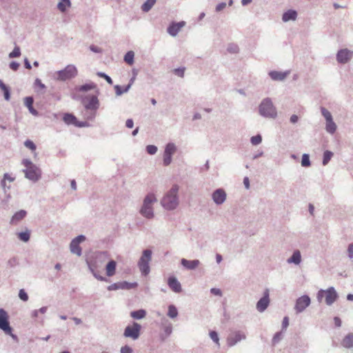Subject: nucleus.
<instances>
[{"label":"nucleus","mask_w":353,"mask_h":353,"mask_svg":"<svg viewBox=\"0 0 353 353\" xmlns=\"http://www.w3.org/2000/svg\"><path fill=\"white\" fill-rule=\"evenodd\" d=\"M184 72H185L184 68H178L174 69V74L180 77H183Z\"/></svg>","instance_id":"58"},{"label":"nucleus","mask_w":353,"mask_h":353,"mask_svg":"<svg viewBox=\"0 0 353 353\" xmlns=\"http://www.w3.org/2000/svg\"><path fill=\"white\" fill-rule=\"evenodd\" d=\"M227 50L231 53H237L239 52V47L236 44L231 43L228 46Z\"/></svg>","instance_id":"51"},{"label":"nucleus","mask_w":353,"mask_h":353,"mask_svg":"<svg viewBox=\"0 0 353 353\" xmlns=\"http://www.w3.org/2000/svg\"><path fill=\"white\" fill-rule=\"evenodd\" d=\"M134 53L133 51H128L124 55V61L129 65L134 63Z\"/></svg>","instance_id":"38"},{"label":"nucleus","mask_w":353,"mask_h":353,"mask_svg":"<svg viewBox=\"0 0 353 353\" xmlns=\"http://www.w3.org/2000/svg\"><path fill=\"white\" fill-rule=\"evenodd\" d=\"M34 99L32 97H26L24 99V104L28 108L29 112L34 116H37L39 112L33 107Z\"/></svg>","instance_id":"25"},{"label":"nucleus","mask_w":353,"mask_h":353,"mask_svg":"<svg viewBox=\"0 0 353 353\" xmlns=\"http://www.w3.org/2000/svg\"><path fill=\"white\" fill-rule=\"evenodd\" d=\"M78 74V70L74 65L70 64L63 70L56 72L55 79L58 81H65L76 77Z\"/></svg>","instance_id":"7"},{"label":"nucleus","mask_w":353,"mask_h":353,"mask_svg":"<svg viewBox=\"0 0 353 353\" xmlns=\"http://www.w3.org/2000/svg\"><path fill=\"white\" fill-rule=\"evenodd\" d=\"M133 350L128 345L122 346L120 350V353H132Z\"/></svg>","instance_id":"55"},{"label":"nucleus","mask_w":353,"mask_h":353,"mask_svg":"<svg viewBox=\"0 0 353 353\" xmlns=\"http://www.w3.org/2000/svg\"><path fill=\"white\" fill-rule=\"evenodd\" d=\"M75 126L78 128H85V127H89L90 123L87 121H79L77 120V122L75 123Z\"/></svg>","instance_id":"60"},{"label":"nucleus","mask_w":353,"mask_h":353,"mask_svg":"<svg viewBox=\"0 0 353 353\" xmlns=\"http://www.w3.org/2000/svg\"><path fill=\"white\" fill-rule=\"evenodd\" d=\"M298 13L295 10L290 9L284 12L282 15V21L288 22L290 21H295L297 18Z\"/></svg>","instance_id":"24"},{"label":"nucleus","mask_w":353,"mask_h":353,"mask_svg":"<svg viewBox=\"0 0 353 353\" xmlns=\"http://www.w3.org/2000/svg\"><path fill=\"white\" fill-rule=\"evenodd\" d=\"M97 75L101 78H103L110 85H112L113 83L112 78L105 72H98L97 73Z\"/></svg>","instance_id":"45"},{"label":"nucleus","mask_w":353,"mask_h":353,"mask_svg":"<svg viewBox=\"0 0 353 353\" xmlns=\"http://www.w3.org/2000/svg\"><path fill=\"white\" fill-rule=\"evenodd\" d=\"M181 264L187 270H193L199 265L200 261L198 259L188 260L185 259H182L181 260Z\"/></svg>","instance_id":"22"},{"label":"nucleus","mask_w":353,"mask_h":353,"mask_svg":"<svg viewBox=\"0 0 353 353\" xmlns=\"http://www.w3.org/2000/svg\"><path fill=\"white\" fill-rule=\"evenodd\" d=\"M290 74V71L280 72L276 70H272L269 72L268 74L273 81H283L288 75Z\"/></svg>","instance_id":"21"},{"label":"nucleus","mask_w":353,"mask_h":353,"mask_svg":"<svg viewBox=\"0 0 353 353\" xmlns=\"http://www.w3.org/2000/svg\"><path fill=\"white\" fill-rule=\"evenodd\" d=\"M20 66V64L17 61H11L9 64V67L13 71H17Z\"/></svg>","instance_id":"59"},{"label":"nucleus","mask_w":353,"mask_h":353,"mask_svg":"<svg viewBox=\"0 0 353 353\" xmlns=\"http://www.w3.org/2000/svg\"><path fill=\"white\" fill-rule=\"evenodd\" d=\"M19 297L23 301H27L29 299L28 293L25 291L24 289L19 290Z\"/></svg>","instance_id":"47"},{"label":"nucleus","mask_w":353,"mask_h":353,"mask_svg":"<svg viewBox=\"0 0 353 353\" xmlns=\"http://www.w3.org/2000/svg\"><path fill=\"white\" fill-rule=\"evenodd\" d=\"M168 285L175 293H179L182 291L181 285L174 276H170L168 277Z\"/></svg>","instance_id":"20"},{"label":"nucleus","mask_w":353,"mask_h":353,"mask_svg":"<svg viewBox=\"0 0 353 353\" xmlns=\"http://www.w3.org/2000/svg\"><path fill=\"white\" fill-rule=\"evenodd\" d=\"M2 91L3 92L5 100L9 101L10 99V88L7 85Z\"/></svg>","instance_id":"52"},{"label":"nucleus","mask_w":353,"mask_h":353,"mask_svg":"<svg viewBox=\"0 0 353 353\" xmlns=\"http://www.w3.org/2000/svg\"><path fill=\"white\" fill-rule=\"evenodd\" d=\"M27 214L25 210H20L15 212L12 216L10 223L11 225H17L21 220H23Z\"/></svg>","instance_id":"23"},{"label":"nucleus","mask_w":353,"mask_h":353,"mask_svg":"<svg viewBox=\"0 0 353 353\" xmlns=\"http://www.w3.org/2000/svg\"><path fill=\"white\" fill-rule=\"evenodd\" d=\"M109 259V254L106 251H99L93 253L91 257L86 260L88 269L101 268Z\"/></svg>","instance_id":"5"},{"label":"nucleus","mask_w":353,"mask_h":353,"mask_svg":"<svg viewBox=\"0 0 353 353\" xmlns=\"http://www.w3.org/2000/svg\"><path fill=\"white\" fill-rule=\"evenodd\" d=\"M179 186L174 184L170 190H168L161 200V206L166 210H175L179 203L178 192Z\"/></svg>","instance_id":"1"},{"label":"nucleus","mask_w":353,"mask_h":353,"mask_svg":"<svg viewBox=\"0 0 353 353\" xmlns=\"http://www.w3.org/2000/svg\"><path fill=\"white\" fill-rule=\"evenodd\" d=\"M117 262L114 260H110L105 265V271L108 276H112L115 274Z\"/></svg>","instance_id":"27"},{"label":"nucleus","mask_w":353,"mask_h":353,"mask_svg":"<svg viewBox=\"0 0 353 353\" xmlns=\"http://www.w3.org/2000/svg\"><path fill=\"white\" fill-rule=\"evenodd\" d=\"M259 114L266 119H276L277 110L270 97L264 98L259 105Z\"/></svg>","instance_id":"4"},{"label":"nucleus","mask_w":353,"mask_h":353,"mask_svg":"<svg viewBox=\"0 0 353 353\" xmlns=\"http://www.w3.org/2000/svg\"><path fill=\"white\" fill-rule=\"evenodd\" d=\"M21 55V49L18 46H15L13 50L9 54V58L19 57Z\"/></svg>","instance_id":"43"},{"label":"nucleus","mask_w":353,"mask_h":353,"mask_svg":"<svg viewBox=\"0 0 353 353\" xmlns=\"http://www.w3.org/2000/svg\"><path fill=\"white\" fill-rule=\"evenodd\" d=\"M34 85L38 86L40 89H44L46 88L45 84H43L41 81L37 78L34 81Z\"/></svg>","instance_id":"64"},{"label":"nucleus","mask_w":353,"mask_h":353,"mask_svg":"<svg viewBox=\"0 0 353 353\" xmlns=\"http://www.w3.org/2000/svg\"><path fill=\"white\" fill-rule=\"evenodd\" d=\"M334 153L332 151L330 150H325L323 152V161L322 163L323 165H326L328 164L330 161L331 160L332 157H333Z\"/></svg>","instance_id":"37"},{"label":"nucleus","mask_w":353,"mask_h":353,"mask_svg":"<svg viewBox=\"0 0 353 353\" xmlns=\"http://www.w3.org/2000/svg\"><path fill=\"white\" fill-rule=\"evenodd\" d=\"M288 263H293L295 265H299L301 262V254L299 250H296L293 252L292 256L287 259Z\"/></svg>","instance_id":"26"},{"label":"nucleus","mask_w":353,"mask_h":353,"mask_svg":"<svg viewBox=\"0 0 353 353\" xmlns=\"http://www.w3.org/2000/svg\"><path fill=\"white\" fill-rule=\"evenodd\" d=\"M209 335H210V337L211 338V339L216 344H218L219 345V335H218V333L216 332V331H210V333H209Z\"/></svg>","instance_id":"48"},{"label":"nucleus","mask_w":353,"mask_h":353,"mask_svg":"<svg viewBox=\"0 0 353 353\" xmlns=\"http://www.w3.org/2000/svg\"><path fill=\"white\" fill-rule=\"evenodd\" d=\"M226 6H227V4L225 2L219 3L216 5V6L215 8V11L216 12H219L223 10L226 8Z\"/></svg>","instance_id":"56"},{"label":"nucleus","mask_w":353,"mask_h":353,"mask_svg":"<svg viewBox=\"0 0 353 353\" xmlns=\"http://www.w3.org/2000/svg\"><path fill=\"white\" fill-rule=\"evenodd\" d=\"M270 303V290L266 288L263 293V296L256 302V309L260 312L263 313L266 310Z\"/></svg>","instance_id":"9"},{"label":"nucleus","mask_w":353,"mask_h":353,"mask_svg":"<svg viewBox=\"0 0 353 353\" xmlns=\"http://www.w3.org/2000/svg\"><path fill=\"white\" fill-rule=\"evenodd\" d=\"M338 297V293L334 287H330L325 290V303L327 305H332Z\"/></svg>","instance_id":"18"},{"label":"nucleus","mask_w":353,"mask_h":353,"mask_svg":"<svg viewBox=\"0 0 353 353\" xmlns=\"http://www.w3.org/2000/svg\"><path fill=\"white\" fill-rule=\"evenodd\" d=\"M157 150V147L154 145H148L146 146V152L151 155L156 154Z\"/></svg>","instance_id":"49"},{"label":"nucleus","mask_w":353,"mask_h":353,"mask_svg":"<svg viewBox=\"0 0 353 353\" xmlns=\"http://www.w3.org/2000/svg\"><path fill=\"white\" fill-rule=\"evenodd\" d=\"M63 120L67 125H74L75 126L77 117L71 113H65Z\"/></svg>","instance_id":"32"},{"label":"nucleus","mask_w":353,"mask_h":353,"mask_svg":"<svg viewBox=\"0 0 353 353\" xmlns=\"http://www.w3.org/2000/svg\"><path fill=\"white\" fill-rule=\"evenodd\" d=\"M262 141V137L261 134H256L253 136L250 139V142L253 145H257L260 144Z\"/></svg>","instance_id":"44"},{"label":"nucleus","mask_w":353,"mask_h":353,"mask_svg":"<svg viewBox=\"0 0 353 353\" xmlns=\"http://www.w3.org/2000/svg\"><path fill=\"white\" fill-rule=\"evenodd\" d=\"M176 150V147L173 143H168L163 152V162L165 166L169 165L172 162V155Z\"/></svg>","instance_id":"12"},{"label":"nucleus","mask_w":353,"mask_h":353,"mask_svg":"<svg viewBox=\"0 0 353 353\" xmlns=\"http://www.w3.org/2000/svg\"><path fill=\"white\" fill-rule=\"evenodd\" d=\"M0 330L5 334H10L12 327L10 325L8 312L3 308L0 309Z\"/></svg>","instance_id":"10"},{"label":"nucleus","mask_w":353,"mask_h":353,"mask_svg":"<svg viewBox=\"0 0 353 353\" xmlns=\"http://www.w3.org/2000/svg\"><path fill=\"white\" fill-rule=\"evenodd\" d=\"M324 296H325V290L321 289L317 293L316 297L318 301H321Z\"/></svg>","instance_id":"63"},{"label":"nucleus","mask_w":353,"mask_h":353,"mask_svg":"<svg viewBox=\"0 0 353 353\" xmlns=\"http://www.w3.org/2000/svg\"><path fill=\"white\" fill-rule=\"evenodd\" d=\"M157 201L154 194L148 193L143 200L142 205L139 210L140 214L147 219H152L154 217L153 205Z\"/></svg>","instance_id":"3"},{"label":"nucleus","mask_w":353,"mask_h":353,"mask_svg":"<svg viewBox=\"0 0 353 353\" xmlns=\"http://www.w3.org/2000/svg\"><path fill=\"white\" fill-rule=\"evenodd\" d=\"M138 286V283L137 282H128V281H121L117 283H114L107 287L108 291L117 290H130L135 288Z\"/></svg>","instance_id":"14"},{"label":"nucleus","mask_w":353,"mask_h":353,"mask_svg":"<svg viewBox=\"0 0 353 353\" xmlns=\"http://www.w3.org/2000/svg\"><path fill=\"white\" fill-rule=\"evenodd\" d=\"M157 0H146L141 6V10L145 12H149L153 7Z\"/></svg>","instance_id":"36"},{"label":"nucleus","mask_w":353,"mask_h":353,"mask_svg":"<svg viewBox=\"0 0 353 353\" xmlns=\"http://www.w3.org/2000/svg\"><path fill=\"white\" fill-rule=\"evenodd\" d=\"M341 344L345 348H353V333L347 334L343 339Z\"/></svg>","instance_id":"28"},{"label":"nucleus","mask_w":353,"mask_h":353,"mask_svg":"<svg viewBox=\"0 0 353 353\" xmlns=\"http://www.w3.org/2000/svg\"><path fill=\"white\" fill-rule=\"evenodd\" d=\"M17 235L18 238L23 242H28L30 238V233L28 230L19 232Z\"/></svg>","instance_id":"39"},{"label":"nucleus","mask_w":353,"mask_h":353,"mask_svg":"<svg viewBox=\"0 0 353 353\" xmlns=\"http://www.w3.org/2000/svg\"><path fill=\"white\" fill-rule=\"evenodd\" d=\"M281 338L282 333L281 332H276L272 339L273 343H278L281 341Z\"/></svg>","instance_id":"53"},{"label":"nucleus","mask_w":353,"mask_h":353,"mask_svg":"<svg viewBox=\"0 0 353 353\" xmlns=\"http://www.w3.org/2000/svg\"><path fill=\"white\" fill-rule=\"evenodd\" d=\"M117 96H121L124 93L123 87L119 85H116L114 87Z\"/></svg>","instance_id":"57"},{"label":"nucleus","mask_w":353,"mask_h":353,"mask_svg":"<svg viewBox=\"0 0 353 353\" xmlns=\"http://www.w3.org/2000/svg\"><path fill=\"white\" fill-rule=\"evenodd\" d=\"M245 338L246 336L243 332L236 331L228 336L227 339L228 345L232 347L241 341L245 339Z\"/></svg>","instance_id":"16"},{"label":"nucleus","mask_w":353,"mask_h":353,"mask_svg":"<svg viewBox=\"0 0 353 353\" xmlns=\"http://www.w3.org/2000/svg\"><path fill=\"white\" fill-rule=\"evenodd\" d=\"M85 240V236L83 234H80L72 239V241H74L76 243H78L79 244H80Z\"/></svg>","instance_id":"61"},{"label":"nucleus","mask_w":353,"mask_h":353,"mask_svg":"<svg viewBox=\"0 0 353 353\" xmlns=\"http://www.w3.org/2000/svg\"><path fill=\"white\" fill-rule=\"evenodd\" d=\"M185 25L183 21L179 22H172L167 28L168 33L172 37H176L181 28Z\"/></svg>","instance_id":"19"},{"label":"nucleus","mask_w":353,"mask_h":353,"mask_svg":"<svg viewBox=\"0 0 353 353\" xmlns=\"http://www.w3.org/2000/svg\"><path fill=\"white\" fill-rule=\"evenodd\" d=\"M146 316V311L143 309L134 310L130 312V316L137 320L143 319Z\"/></svg>","instance_id":"31"},{"label":"nucleus","mask_w":353,"mask_h":353,"mask_svg":"<svg viewBox=\"0 0 353 353\" xmlns=\"http://www.w3.org/2000/svg\"><path fill=\"white\" fill-rule=\"evenodd\" d=\"M21 163L25 167V169L23 170V172L26 179L35 183L41 178V170L36 164L33 163L31 160L23 159Z\"/></svg>","instance_id":"2"},{"label":"nucleus","mask_w":353,"mask_h":353,"mask_svg":"<svg viewBox=\"0 0 353 353\" xmlns=\"http://www.w3.org/2000/svg\"><path fill=\"white\" fill-rule=\"evenodd\" d=\"M97 269H95V268H92V269H89V270L91 272V273L92 274V275L94 276V278H96L97 280L100 281H105V282H108V279L105 277V276H101L100 274H99L98 273V271L97 270Z\"/></svg>","instance_id":"41"},{"label":"nucleus","mask_w":353,"mask_h":353,"mask_svg":"<svg viewBox=\"0 0 353 353\" xmlns=\"http://www.w3.org/2000/svg\"><path fill=\"white\" fill-rule=\"evenodd\" d=\"M24 145L32 151H34L37 149L35 143L30 139L25 141Z\"/></svg>","instance_id":"46"},{"label":"nucleus","mask_w":353,"mask_h":353,"mask_svg":"<svg viewBox=\"0 0 353 353\" xmlns=\"http://www.w3.org/2000/svg\"><path fill=\"white\" fill-rule=\"evenodd\" d=\"M226 198V192L222 188L215 190L212 194V199L217 205L223 204L225 201Z\"/></svg>","instance_id":"17"},{"label":"nucleus","mask_w":353,"mask_h":353,"mask_svg":"<svg viewBox=\"0 0 353 353\" xmlns=\"http://www.w3.org/2000/svg\"><path fill=\"white\" fill-rule=\"evenodd\" d=\"M178 314H179V312H178V310H177L176 307L172 304L168 306V311L167 315L170 319H174L178 316Z\"/></svg>","instance_id":"35"},{"label":"nucleus","mask_w":353,"mask_h":353,"mask_svg":"<svg viewBox=\"0 0 353 353\" xmlns=\"http://www.w3.org/2000/svg\"><path fill=\"white\" fill-rule=\"evenodd\" d=\"M84 108L85 110L97 111L99 108V100L97 95H90L86 97L82 101H85Z\"/></svg>","instance_id":"15"},{"label":"nucleus","mask_w":353,"mask_h":353,"mask_svg":"<svg viewBox=\"0 0 353 353\" xmlns=\"http://www.w3.org/2000/svg\"><path fill=\"white\" fill-rule=\"evenodd\" d=\"M97 88V85L93 82L83 84L76 88L79 92H86L90 90H94Z\"/></svg>","instance_id":"30"},{"label":"nucleus","mask_w":353,"mask_h":353,"mask_svg":"<svg viewBox=\"0 0 353 353\" xmlns=\"http://www.w3.org/2000/svg\"><path fill=\"white\" fill-rule=\"evenodd\" d=\"M152 250L149 249L144 250L138 261L137 265L143 276H147L150 272V262L152 260Z\"/></svg>","instance_id":"6"},{"label":"nucleus","mask_w":353,"mask_h":353,"mask_svg":"<svg viewBox=\"0 0 353 353\" xmlns=\"http://www.w3.org/2000/svg\"><path fill=\"white\" fill-rule=\"evenodd\" d=\"M141 330V325L134 321L132 325H129L125 327L123 332V336L126 338H130L135 341L139 338Z\"/></svg>","instance_id":"8"},{"label":"nucleus","mask_w":353,"mask_h":353,"mask_svg":"<svg viewBox=\"0 0 353 353\" xmlns=\"http://www.w3.org/2000/svg\"><path fill=\"white\" fill-rule=\"evenodd\" d=\"M311 303V299L307 294L299 297L296 300L294 310L296 314L303 312Z\"/></svg>","instance_id":"11"},{"label":"nucleus","mask_w":353,"mask_h":353,"mask_svg":"<svg viewBox=\"0 0 353 353\" xmlns=\"http://www.w3.org/2000/svg\"><path fill=\"white\" fill-rule=\"evenodd\" d=\"M70 250L72 254H74L79 256L82 254V249L78 243L74 241H71L70 243Z\"/></svg>","instance_id":"29"},{"label":"nucleus","mask_w":353,"mask_h":353,"mask_svg":"<svg viewBox=\"0 0 353 353\" xmlns=\"http://www.w3.org/2000/svg\"><path fill=\"white\" fill-rule=\"evenodd\" d=\"M347 256L350 259H353V243L348 245L347 249Z\"/></svg>","instance_id":"54"},{"label":"nucleus","mask_w":353,"mask_h":353,"mask_svg":"<svg viewBox=\"0 0 353 353\" xmlns=\"http://www.w3.org/2000/svg\"><path fill=\"white\" fill-rule=\"evenodd\" d=\"M321 112L326 121L333 119L331 112L329 110H327L325 108L321 107Z\"/></svg>","instance_id":"42"},{"label":"nucleus","mask_w":353,"mask_h":353,"mask_svg":"<svg viewBox=\"0 0 353 353\" xmlns=\"http://www.w3.org/2000/svg\"><path fill=\"white\" fill-rule=\"evenodd\" d=\"M311 165V161L310 160V155L308 154H303L301 158V166L307 168Z\"/></svg>","instance_id":"40"},{"label":"nucleus","mask_w":353,"mask_h":353,"mask_svg":"<svg viewBox=\"0 0 353 353\" xmlns=\"http://www.w3.org/2000/svg\"><path fill=\"white\" fill-rule=\"evenodd\" d=\"M336 128H337L336 125L334 123V121H333V119L326 121L325 130L328 133L333 134L336 132Z\"/></svg>","instance_id":"34"},{"label":"nucleus","mask_w":353,"mask_h":353,"mask_svg":"<svg viewBox=\"0 0 353 353\" xmlns=\"http://www.w3.org/2000/svg\"><path fill=\"white\" fill-rule=\"evenodd\" d=\"M210 292H211V294L216 295V296H222V292L219 288H211Z\"/></svg>","instance_id":"62"},{"label":"nucleus","mask_w":353,"mask_h":353,"mask_svg":"<svg viewBox=\"0 0 353 353\" xmlns=\"http://www.w3.org/2000/svg\"><path fill=\"white\" fill-rule=\"evenodd\" d=\"M70 6V0H61L57 4L58 9L62 12H65L66 10Z\"/></svg>","instance_id":"33"},{"label":"nucleus","mask_w":353,"mask_h":353,"mask_svg":"<svg viewBox=\"0 0 353 353\" xmlns=\"http://www.w3.org/2000/svg\"><path fill=\"white\" fill-rule=\"evenodd\" d=\"M353 57V51L343 48L338 50L336 54V59L339 63L345 64L348 63Z\"/></svg>","instance_id":"13"},{"label":"nucleus","mask_w":353,"mask_h":353,"mask_svg":"<svg viewBox=\"0 0 353 353\" xmlns=\"http://www.w3.org/2000/svg\"><path fill=\"white\" fill-rule=\"evenodd\" d=\"M9 268H14L18 265V260L16 257L10 258L7 263Z\"/></svg>","instance_id":"50"}]
</instances>
